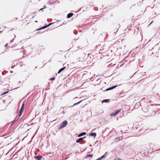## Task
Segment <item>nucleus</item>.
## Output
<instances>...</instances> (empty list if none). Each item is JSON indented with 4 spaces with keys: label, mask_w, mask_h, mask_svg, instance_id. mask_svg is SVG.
Returning <instances> with one entry per match:
<instances>
[{
    "label": "nucleus",
    "mask_w": 160,
    "mask_h": 160,
    "mask_svg": "<svg viewBox=\"0 0 160 160\" xmlns=\"http://www.w3.org/2000/svg\"><path fill=\"white\" fill-rule=\"evenodd\" d=\"M122 111V109L120 108L119 109L116 110H115L114 111V112H112L110 114V116L111 117H113L114 116H116L117 115L118 113H119L120 112H121Z\"/></svg>",
    "instance_id": "1"
},
{
    "label": "nucleus",
    "mask_w": 160,
    "mask_h": 160,
    "mask_svg": "<svg viewBox=\"0 0 160 160\" xmlns=\"http://www.w3.org/2000/svg\"><path fill=\"white\" fill-rule=\"evenodd\" d=\"M68 123L67 121H64L61 124L59 129H61L66 126Z\"/></svg>",
    "instance_id": "2"
},
{
    "label": "nucleus",
    "mask_w": 160,
    "mask_h": 160,
    "mask_svg": "<svg viewBox=\"0 0 160 160\" xmlns=\"http://www.w3.org/2000/svg\"><path fill=\"white\" fill-rule=\"evenodd\" d=\"M42 156L41 155H37L34 157V158L36 159L37 160H41Z\"/></svg>",
    "instance_id": "3"
},
{
    "label": "nucleus",
    "mask_w": 160,
    "mask_h": 160,
    "mask_svg": "<svg viewBox=\"0 0 160 160\" xmlns=\"http://www.w3.org/2000/svg\"><path fill=\"white\" fill-rule=\"evenodd\" d=\"M22 113V112L19 111L18 114L16 117L15 118L14 120H18V119L21 116Z\"/></svg>",
    "instance_id": "4"
},
{
    "label": "nucleus",
    "mask_w": 160,
    "mask_h": 160,
    "mask_svg": "<svg viewBox=\"0 0 160 160\" xmlns=\"http://www.w3.org/2000/svg\"><path fill=\"white\" fill-rule=\"evenodd\" d=\"M66 68V67H63L59 70L58 72V74L60 73L64 69Z\"/></svg>",
    "instance_id": "5"
},
{
    "label": "nucleus",
    "mask_w": 160,
    "mask_h": 160,
    "mask_svg": "<svg viewBox=\"0 0 160 160\" xmlns=\"http://www.w3.org/2000/svg\"><path fill=\"white\" fill-rule=\"evenodd\" d=\"M110 101V99H105L103 100L102 101V103H108V102H109Z\"/></svg>",
    "instance_id": "6"
},
{
    "label": "nucleus",
    "mask_w": 160,
    "mask_h": 160,
    "mask_svg": "<svg viewBox=\"0 0 160 160\" xmlns=\"http://www.w3.org/2000/svg\"><path fill=\"white\" fill-rule=\"evenodd\" d=\"M73 15V13L72 12H70L67 14V18H71Z\"/></svg>",
    "instance_id": "7"
},
{
    "label": "nucleus",
    "mask_w": 160,
    "mask_h": 160,
    "mask_svg": "<svg viewBox=\"0 0 160 160\" xmlns=\"http://www.w3.org/2000/svg\"><path fill=\"white\" fill-rule=\"evenodd\" d=\"M86 134V132H82L80 133L78 135V137H81L83 135H85Z\"/></svg>",
    "instance_id": "8"
},
{
    "label": "nucleus",
    "mask_w": 160,
    "mask_h": 160,
    "mask_svg": "<svg viewBox=\"0 0 160 160\" xmlns=\"http://www.w3.org/2000/svg\"><path fill=\"white\" fill-rule=\"evenodd\" d=\"M86 138V137H85L84 138H79L77 140L76 142L77 143H79V142H80L81 141H82V140H83L84 139Z\"/></svg>",
    "instance_id": "9"
},
{
    "label": "nucleus",
    "mask_w": 160,
    "mask_h": 160,
    "mask_svg": "<svg viewBox=\"0 0 160 160\" xmlns=\"http://www.w3.org/2000/svg\"><path fill=\"white\" fill-rule=\"evenodd\" d=\"M89 135L92 136H93L95 138L96 136V133L95 132H92L90 133Z\"/></svg>",
    "instance_id": "10"
},
{
    "label": "nucleus",
    "mask_w": 160,
    "mask_h": 160,
    "mask_svg": "<svg viewBox=\"0 0 160 160\" xmlns=\"http://www.w3.org/2000/svg\"><path fill=\"white\" fill-rule=\"evenodd\" d=\"M118 86V85H114L113 86H112L111 87H110V88H111V89L112 90L113 89H114L115 88H116Z\"/></svg>",
    "instance_id": "11"
},
{
    "label": "nucleus",
    "mask_w": 160,
    "mask_h": 160,
    "mask_svg": "<svg viewBox=\"0 0 160 160\" xmlns=\"http://www.w3.org/2000/svg\"><path fill=\"white\" fill-rule=\"evenodd\" d=\"M118 86V85H114L113 86H112L111 87H110V88H111V89L112 90L113 89H114L115 88H116Z\"/></svg>",
    "instance_id": "12"
},
{
    "label": "nucleus",
    "mask_w": 160,
    "mask_h": 160,
    "mask_svg": "<svg viewBox=\"0 0 160 160\" xmlns=\"http://www.w3.org/2000/svg\"><path fill=\"white\" fill-rule=\"evenodd\" d=\"M55 77H52V78H50L49 80L50 81H53L55 80Z\"/></svg>",
    "instance_id": "13"
},
{
    "label": "nucleus",
    "mask_w": 160,
    "mask_h": 160,
    "mask_svg": "<svg viewBox=\"0 0 160 160\" xmlns=\"http://www.w3.org/2000/svg\"><path fill=\"white\" fill-rule=\"evenodd\" d=\"M111 90L112 89H111V88H110V87H109V88H107L105 90H104L103 91H108L110 90Z\"/></svg>",
    "instance_id": "14"
},
{
    "label": "nucleus",
    "mask_w": 160,
    "mask_h": 160,
    "mask_svg": "<svg viewBox=\"0 0 160 160\" xmlns=\"http://www.w3.org/2000/svg\"><path fill=\"white\" fill-rule=\"evenodd\" d=\"M78 105V104L77 102V103H74L72 106H69L68 107V108H69L70 107H73L75 105Z\"/></svg>",
    "instance_id": "15"
},
{
    "label": "nucleus",
    "mask_w": 160,
    "mask_h": 160,
    "mask_svg": "<svg viewBox=\"0 0 160 160\" xmlns=\"http://www.w3.org/2000/svg\"><path fill=\"white\" fill-rule=\"evenodd\" d=\"M33 121H30V122H29V123H30L31 125H32V124H36V122H32Z\"/></svg>",
    "instance_id": "16"
},
{
    "label": "nucleus",
    "mask_w": 160,
    "mask_h": 160,
    "mask_svg": "<svg viewBox=\"0 0 160 160\" xmlns=\"http://www.w3.org/2000/svg\"><path fill=\"white\" fill-rule=\"evenodd\" d=\"M73 33L75 35L77 34L78 33V32L77 30H74L73 31Z\"/></svg>",
    "instance_id": "17"
},
{
    "label": "nucleus",
    "mask_w": 160,
    "mask_h": 160,
    "mask_svg": "<svg viewBox=\"0 0 160 160\" xmlns=\"http://www.w3.org/2000/svg\"><path fill=\"white\" fill-rule=\"evenodd\" d=\"M53 23H48V24L47 25H46V26H47V27H48L49 26H50V25H52Z\"/></svg>",
    "instance_id": "18"
},
{
    "label": "nucleus",
    "mask_w": 160,
    "mask_h": 160,
    "mask_svg": "<svg viewBox=\"0 0 160 160\" xmlns=\"http://www.w3.org/2000/svg\"><path fill=\"white\" fill-rule=\"evenodd\" d=\"M42 29H45L46 28H47V26L46 25H44V26H43L42 27H41Z\"/></svg>",
    "instance_id": "19"
},
{
    "label": "nucleus",
    "mask_w": 160,
    "mask_h": 160,
    "mask_svg": "<svg viewBox=\"0 0 160 160\" xmlns=\"http://www.w3.org/2000/svg\"><path fill=\"white\" fill-rule=\"evenodd\" d=\"M24 109H23V108H21L20 109V111H19L21 112H23V110H24Z\"/></svg>",
    "instance_id": "20"
},
{
    "label": "nucleus",
    "mask_w": 160,
    "mask_h": 160,
    "mask_svg": "<svg viewBox=\"0 0 160 160\" xmlns=\"http://www.w3.org/2000/svg\"><path fill=\"white\" fill-rule=\"evenodd\" d=\"M8 89L7 90V91L3 92V94H6L7 93L9 92Z\"/></svg>",
    "instance_id": "21"
},
{
    "label": "nucleus",
    "mask_w": 160,
    "mask_h": 160,
    "mask_svg": "<svg viewBox=\"0 0 160 160\" xmlns=\"http://www.w3.org/2000/svg\"><path fill=\"white\" fill-rule=\"evenodd\" d=\"M84 99L83 100H81L79 102H77L78 104H79V103H80L83 100H84Z\"/></svg>",
    "instance_id": "22"
},
{
    "label": "nucleus",
    "mask_w": 160,
    "mask_h": 160,
    "mask_svg": "<svg viewBox=\"0 0 160 160\" xmlns=\"http://www.w3.org/2000/svg\"><path fill=\"white\" fill-rule=\"evenodd\" d=\"M84 99L83 100H81L79 102H77L78 104H79V103H80L83 100H84Z\"/></svg>",
    "instance_id": "23"
},
{
    "label": "nucleus",
    "mask_w": 160,
    "mask_h": 160,
    "mask_svg": "<svg viewBox=\"0 0 160 160\" xmlns=\"http://www.w3.org/2000/svg\"><path fill=\"white\" fill-rule=\"evenodd\" d=\"M93 156V155L92 154H89L87 155V157H92Z\"/></svg>",
    "instance_id": "24"
},
{
    "label": "nucleus",
    "mask_w": 160,
    "mask_h": 160,
    "mask_svg": "<svg viewBox=\"0 0 160 160\" xmlns=\"http://www.w3.org/2000/svg\"><path fill=\"white\" fill-rule=\"evenodd\" d=\"M76 115L75 114L74 115H72V116L70 118V119H72V118H74L73 116H76Z\"/></svg>",
    "instance_id": "25"
},
{
    "label": "nucleus",
    "mask_w": 160,
    "mask_h": 160,
    "mask_svg": "<svg viewBox=\"0 0 160 160\" xmlns=\"http://www.w3.org/2000/svg\"><path fill=\"white\" fill-rule=\"evenodd\" d=\"M101 45L100 44H98V45H97L96 46V48H98V47H99Z\"/></svg>",
    "instance_id": "26"
},
{
    "label": "nucleus",
    "mask_w": 160,
    "mask_h": 160,
    "mask_svg": "<svg viewBox=\"0 0 160 160\" xmlns=\"http://www.w3.org/2000/svg\"><path fill=\"white\" fill-rule=\"evenodd\" d=\"M41 28L40 27V28H38V29H37L36 30V31H39V30H42V28Z\"/></svg>",
    "instance_id": "27"
},
{
    "label": "nucleus",
    "mask_w": 160,
    "mask_h": 160,
    "mask_svg": "<svg viewBox=\"0 0 160 160\" xmlns=\"http://www.w3.org/2000/svg\"><path fill=\"white\" fill-rule=\"evenodd\" d=\"M26 102V99H25L23 102L22 103H24V104H25V102Z\"/></svg>",
    "instance_id": "28"
},
{
    "label": "nucleus",
    "mask_w": 160,
    "mask_h": 160,
    "mask_svg": "<svg viewBox=\"0 0 160 160\" xmlns=\"http://www.w3.org/2000/svg\"><path fill=\"white\" fill-rule=\"evenodd\" d=\"M52 2H50V1H49L48 2V4H49V5H50V4H52Z\"/></svg>",
    "instance_id": "29"
},
{
    "label": "nucleus",
    "mask_w": 160,
    "mask_h": 160,
    "mask_svg": "<svg viewBox=\"0 0 160 160\" xmlns=\"http://www.w3.org/2000/svg\"><path fill=\"white\" fill-rule=\"evenodd\" d=\"M15 121H13L12 122V123H11V125H12L13 123H14L15 122Z\"/></svg>",
    "instance_id": "30"
},
{
    "label": "nucleus",
    "mask_w": 160,
    "mask_h": 160,
    "mask_svg": "<svg viewBox=\"0 0 160 160\" xmlns=\"http://www.w3.org/2000/svg\"><path fill=\"white\" fill-rule=\"evenodd\" d=\"M144 80L143 78L141 80L140 82H143L144 81Z\"/></svg>",
    "instance_id": "31"
},
{
    "label": "nucleus",
    "mask_w": 160,
    "mask_h": 160,
    "mask_svg": "<svg viewBox=\"0 0 160 160\" xmlns=\"http://www.w3.org/2000/svg\"><path fill=\"white\" fill-rule=\"evenodd\" d=\"M46 8V6L45 5V6H44L43 7V9H44Z\"/></svg>",
    "instance_id": "32"
},
{
    "label": "nucleus",
    "mask_w": 160,
    "mask_h": 160,
    "mask_svg": "<svg viewBox=\"0 0 160 160\" xmlns=\"http://www.w3.org/2000/svg\"><path fill=\"white\" fill-rule=\"evenodd\" d=\"M64 109V108L63 107H62L61 108V110H63Z\"/></svg>",
    "instance_id": "33"
},
{
    "label": "nucleus",
    "mask_w": 160,
    "mask_h": 160,
    "mask_svg": "<svg viewBox=\"0 0 160 160\" xmlns=\"http://www.w3.org/2000/svg\"><path fill=\"white\" fill-rule=\"evenodd\" d=\"M66 112V111H63L62 112V113H63V114H64Z\"/></svg>",
    "instance_id": "34"
},
{
    "label": "nucleus",
    "mask_w": 160,
    "mask_h": 160,
    "mask_svg": "<svg viewBox=\"0 0 160 160\" xmlns=\"http://www.w3.org/2000/svg\"><path fill=\"white\" fill-rule=\"evenodd\" d=\"M8 43H6L5 45V47H6L7 46V45H8Z\"/></svg>",
    "instance_id": "35"
},
{
    "label": "nucleus",
    "mask_w": 160,
    "mask_h": 160,
    "mask_svg": "<svg viewBox=\"0 0 160 160\" xmlns=\"http://www.w3.org/2000/svg\"><path fill=\"white\" fill-rule=\"evenodd\" d=\"M153 22V21H152L150 23V24L148 25V26H149V25H150Z\"/></svg>",
    "instance_id": "36"
},
{
    "label": "nucleus",
    "mask_w": 160,
    "mask_h": 160,
    "mask_svg": "<svg viewBox=\"0 0 160 160\" xmlns=\"http://www.w3.org/2000/svg\"><path fill=\"white\" fill-rule=\"evenodd\" d=\"M24 106H25V104H24V103H22V106H23V107H24Z\"/></svg>",
    "instance_id": "37"
},
{
    "label": "nucleus",
    "mask_w": 160,
    "mask_h": 160,
    "mask_svg": "<svg viewBox=\"0 0 160 160\" xmlns=\"http://www.w3.org/2000/svg\"><path fill=\"white\" fill-rule=\"evenodd\" d=\"M43 9V8H41L39 10V11H41V10H42Z\"/></svg>",
    "instance_id": "38"
},
{
    "label": "nucleus",
    "mask_w": 160,
    "mask_h": 160,
    "mask_svg": "<svg viewBox=\"0 0 160 160\" xmlns=\"http://www.w3.org/2000/svg\"><path fill=\"white\" fill-rule=\"evenodd\" d=\"M93 77H92L91 78H89V79L91 80H92V79H93Z\"/></svg>",
    "instance_id": "39"
},
{
    "label": "nucleus",
    "mask_w": 160,
    "mask_h": 160,
    "mask_svg": "<svg viewBox=\"0 0 160 160\" xmlns=\"http://www.w3.org/2000/svg\"><path fill=\"white\" fill-rule=\"evenodd\" d=\"M19 87H19H19H17V88H14V89H17V88H18Z\"/></svg>",
    "instance_id": "40"
},
{
    "label": "nucleus",
    "mask_w": 160,
    "mask_h": 160,
    "mask_svg": "<svg viewBox=\"0 0 160 160\" xmlns=\"http://www.w3.org/2000/svg\"><path fill=\"white\" fill-rule=\"evenodd\" d=\"M95 10L96 11H98V8H97L96 9H95Z\"/></svg>",
    "instance_id": "41"
},
{
    "label": "nucleus",
    "mask_w": 160,
    "mask_h": 160,
    "mask_svg": "<svg viewBox=\"0 0 160 160\" xmlns=\"http://www.w3.org/2000/svg\"><path fill=\"white\" fill-rule=\"evenodd\" d=\"M21 108H23V109H24V107L21 106Z\"/></svg>",
    "instance_id": "42"
},
{
    "label": "nucleus",
    "mask_w": 160,
    "mask_h": 160,
    "mask_svg": "<svg viewBox=\"0 0 160 160\" xmlns=\"http://www.w3.org/2000/svg\"><path fill=\"white\" fill-rule=\"evenodd\" d=\"M52 60L51 59H50L49 60V62H50L52 61Z\"/></svg>",
    "instance_id": "43"
},
{
    "label": "nucleus",
    "mask_w": 160,
    "mask_h": 160,
    "mask_svg": "<svg viewBox=\"0 0 160 160\" xmlns=\"http://www.w3.org/2000/svg\"><path fill=\"white\" fill-rule=\"evenodd\" d=\"M124 64V63H123V64H121V65H120V67H122V66Z\"/></svg>",
    "instance_id": "44"
},
{
    "label": "nucleus",
    "mask_w": 160,
    "mask_h": 160,
    "mask_svg": "<svg viewBox=\"0 0 160 160\" xmlns=\"http://www.w3.org/2000/svg\"><path fill=\"white\" fill-rule=\"evenodd\" d=\"M3 95H4V94H3V93H2L1 94V96H2Z\"/></svg>",
    "instance_id": "45"
},
{
    "label": "nucleus",
    "mask_w": 160,
    "mask_h": 160,
    "mask_svg": "<svg viewBox=\"0 0 160 160\" xmlns=\"http://www.w3.org/2000/svg\"><path fill=\"white\" fill-rule=\"evenodd\" d=\"M10 73H12L13 72V71H10Z\"/></svg>",
    "instance_id": "46"
},
{
    "label": "nucleus",
    "mask_w": 160,
    "mask_h": 160,
    "mask_svg": "<svg viewBox=\"0 0 160 160\" xmlns=\"http://www.w3.org/2000/svg\"><path fill=\"white\" fill-rule=\"evenodd\" d=\"M35 15L34 16H33L32 18V19L33 18L35 17Z\"/></svg>",
    "instance_id": "47"
},
{
    "label": "nucleus",
    "mask_w": 160,
    "mask_h": 160,
    "mask_svg": "<svg viewBox=\"0 0 160 160\" xmlns=\"http://www.w3.org/2000/svg\"><path fill=\"white\" fill-rule=\"evenodd\" d=\"M47 63V62H46V63H45V64L43 65V66L42 67H41V68H42V67H43L44 66L45 64H46V63Z\"/></svg>",
    "instance_id": "48"
},
{
    "label": "nucleus",
    "mask_w": 160,
    "mask_h": 160,
    "mask_svg": "<svg viewBox=\"0 0 160 160\" xmlns=\"http://www.w3.org/2000/svg\"><path fill=\"white\" fill-rule=\"evenodd\" d=\"M79 31L80 33L81 32V30H79Z\"/></svg>",
    "instance_id": "49"
},
{
    "label": "nucleus",
    "mask_w": 160,
    "mask_h": 160,
    "mask_svg": "<svg viewBox=\"0 0 160 160\" xmlns=\"http://www.w3.org/2000/svg\"><path fill=\"white\" fill-rule=\"evenodd\" d=\"M83 141L84 142L83 143H85V142H86V141H84V140H83Z\"/></svg>",
    "instance_id": "50"
},
{
    "label": "nucleus",
    "mask_w": 160,
    "mask_h": 160,
    "mask_svg": "<svg viewBox=\"0 0 160 160\" xmlns=\"http://www.w3.org/2000/svg\"><path fill=\"white\" fill-rule=\"evenodd\" d=\"M38 22V21H37V20H36V21H35V22Z\"/></svg>",
    "instance_id": "51"
},
{
    "label": "nucleus",
    "mask_w": 160,
    "mask_h": 160,
    "mask_svg": "<svg viewBox=\"0 0 160 160\" xmlns=\"http://www.w3.org/2000/svg\"><path fill=\"white\" fill-rule=\"evenodd\" d=\"M121 159H120V158H118V159L117 160H121Z\"/></svg>",
    "instance_id": "52"
},
{
    "label": "nucleus",
    "mask_w": 160,
    "mask_h": 160,
    "mask_svg": "<svg viewBox=\"0 0 160 160\" xmlns=\"http://www.w3.org/2000/svg\"><path fill=\"white\" fill-rule=\"evenodd\" d=\"M119 138H116L115 140L118 139H119Z\"/></svg>",
    "instance_id": "53"
},
{
    "label": "nucleus",
    "mask_w": 160,
    "mask_h": 160,
    "mask_svg": "<svg viewBox=\"0 0 160 160\" xmlns=\"http://www.w3.org/2000/svg\"><path fill=\"white\" fill-rule=\"evenodd\" d=\"M3 31V30H2V31H0V33H1Z\"/></svg>",
    "instance_id": "54"
},
{
    "label": "nucleus",
    "mask_w": 160,
    "mask_h": 160,
    "mask_svg": "<svg viewBox=\"0 0 160 160\" xmlns=\"http://www.w3.org/2000/svg\"><path fill=\"white\" fill-rule=\"evenodd\" d=\"M48 86H50V85H49V83H48Z\"/></svg>",
    "instance_id": "55"
},
{
    "label": "nucleus",
    "mask_w": 160,
    "mask_h": 160,
    "mask_svg": "<svg viewBox=\"0 0 160 160\" xmlns=\"http://www.w3.org/2000/svg\"><path fill=\"white\" fill-rule=\"evenodd\" d=\"M27 125H28V126H29V125H30V124H27Z\"/></svg>",
    "instance_id": "56"
},
{
    "label": "nucleus",
    "mask_w": 160,
    "mask_h": 160,
    "mask_svg": "<svg viewBox=\"0 0 160 160\" xmlns=\"http://www.w3.org/2000/svg\"><path fill=\"white\" fill-rule=\"evenodd\" d=\"M80 144H82L83 143H81V142H80Z\"/></svg>",
    "instance_id": "57"
},
{
    "label": "nucleus",
    "mask_w": 160,
    "mask_h": 160,
    "mask_svg": "<svg viewBox=\"0 0 160 160\" xmlns=\"http://www.w3.org/2000/svg\"><path fill=\"white\" fill-rule=\"evenodd\" d=\"M77 98V97H75V98H74V99H75V98Z\"/></svg>",
    "instance_id": "58"
},
{
    "label": "nucleus",
    "mask_w": 160,
    "mask_h": 160,
    "mask_svg": "<svg viewBox=\"0 0 160 160\" xmlns=\"http://www.w3.org/2000/svg\"><path fill=\"white\" fill-rule=\"evenodd\" d=\"M118 118H116V120H118Z\"/></svg>",
    "instance_id": "59"
},
{
    "label": "nucleus",
    "mask_w": 160,
    "mask_h": 160,
    "mask_svg": "<svg viewBox=\"0 0 160 160\" xmlns=\"http://www.w3.org/2000/svg\"><path fill=\"white\" fill-rule=\"evenodd\" d=\"M37 66H36V67H35V68H37Z\"/></svg>",
    "instance_id": "60"
},
{
    "label": "nucleus",
    "mask_w": 160,
    "mask_h": 160,
    "mask_svg": "<svg viewBox=\"0 0 160 160\" xmlns=\"http://www.w3.org/2000/svg\"><path fill=\"white\" fill-rule=\"evenodd\" d=\"M33 119H32L31 120H33Z\"/></svg>",
    "instance_id": "61"
},
{
    "label": "nucleus",
    "mask_w": 160,
    "mask_h": 160,
    "mask_svg": "<svg viewBox=\"0 0 160 160\" xmlns=\"http://www.w3.org/2000/svg\"><path fill=\"white\" fill-rule=\"evenodd\" d=\"M21 82V81H20L19 82V83H20Z\"/></svg>",
    "instance_id": "62"
},
{
    "label": "nucleus",
    "mask_w": 160,
    "mask_h": 160,
    "mask_svg": "<svg viewBox=\"0 0 160 160\" xmlns=\"http://www.w3.org/2000/svg\"><path fill=\"white\" fill-rule=\"evenodd\" d=\"M134 59H134L132 60V61H133L134 60Z\"/></svg>",
    "instance_id": "63"
},
{
    "label": "nucleus",
    "mask_w": 160,
    "mask_h": 160,
    "mask_svg": "<svg viewBox=\"0 0 160 160\" xmlns=\"http://www.w3.org/2000/svg\"><path fill=\"white\" fill-rule=\"evenodd\" d=\"M89 146H91V145H89Z\"/></svg>",
    "instance_id": "64"
}]
</instances>
